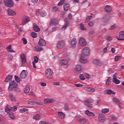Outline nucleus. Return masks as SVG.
<instances>
[{
    "label": "nucleus",
    "instance_id": "49530a36",
    "mask_svg": "<svg viewBox=\"0 0 124 124\" xmlns=\"http://www.w3.org/2000/svg\"><path fill=\"white\" fill-rule=\"evenodd\" d=\"M31 35L32 37H33V38H36V37H37V34L34 32H32Z\"/></svg>",
    "mask_w": 124,
    "mask_h": 124
},
{
    "label": "nucleus",
    "instance_id": "7ed1b4c3",
    "mask_svg": "<svg viewBox=\"0 0 124 124\" xmlns=\"http://www.w3.org/2000/svg\"><path fill=\"white\" fill-rule=\"evenodd\" d=\"M18 86V84L16 82L13 81L10 82L9 86L8 88L9 91H12L14 88H17Z\"/></svg>",
    "mask_w": 124,
    "mask_h": 124
},
{
    "label": "nucleus",
    "instance_id": "4be33fe9",
    "mask_svg": "<svg viewBox=\"0 0 124 124\" xmlns=\"http://www.w3.org/2000/svg\"><path fill=\"white\" fill-rule=\"evenodd\" d=\"M93 63L97 64V65L100 66L103 64V62L100 60L95 59L93 61Z\"/></svg>",
    "mask_w": 124,
    "mask_h": 124
},
{
    "label": "nucleus",
    "instance_id": "f704fd0d",
    "mask_svg": "<svg viewBox=\"0 0 124 124\" xmlns=\"http://www.w3.org/2000/svg\"><path fill=\"white\" fill-rule=\"evenodd\" d=\"M113 101H114L115 103H117L118 105L120 106L121 105V102H120V100L119 99L116 98H113L112 99Z\"/></svg>",
    "mask_w": 124,
    "mask_h": 124
},
{
    "label": "nucleus",
    "instance_id": "a19ab883",
    "mask_svg": "<svg viewBox=\"0 0 124 124\" xmlns=\"http://www.w3.org/2000/svg\"><path fill=\"white\" fill-rule=\"evenodd\" d=\"M65 0H61L60 2L58 3V6H61L65 2Z\"/></svg>",
    "mask_w": 124,
    "mask_h": 124
},
{
    "label": "nucleus",
    "instance_id": "423d86ee",
    "mask_svg": "<svg viewBox=\"0 0 124 124\" xmlns=\"http://www.w3.org/2000/svg\"><path fill=\"white\" fill-rule=\"evenodd\" d=\"M17 110V106H14L13 107H11L10 108L8 107H6L5 109V112L6 113H10V111H13L14 112H15V111H16Z\"/></svg>",
    "mask_w": 124,
    "mask_h": 124
},
{
    "label": "nucleus",
    "instance_id": "37998d69",
    "mask_svg": "<svg viewBox=\"0 0 124 124\" xmlns=\"http://www.w3.org/2000/svg\"><path fill=\"white\" fill-rule=\"evenodd\" d=\"M79 62L81 63H86V62H88V60L82 59V58H80V60H79Z\"/></svg>",
    "mask_w": 124,
    "mask_h": 124
},
{
    "label": "nucleus",
    "instance_id": "8fccbe9b",
    "mask_svg": "<svg viewBox=\"0 0 124 124\" xmlns=\"http://www.w3.org/2000/svg\"><path fill=\"white\" fill-rule=\"evenodd\" d=\"M22 41L23 42V44H24L25 45L28 44V40H27V39L23 38L22 39Z\"/></svg>",
    "mask_w": 124,
    "mask_h": 124
},
{
    "label": "nucleus",
    "instance_id": "b1692460",
    "mask_svg": "<svg viewBox=\"0 0 124 124\" xmlns=\"http://www.w3.org/2000/svg\"><path fill=\"white\" fill-rule=\"evenodd\" d=\"M85 114L89 117L90 116L94 117L95 116V115H94V113H93V112H92L88 110L85 111Z\"/></svg>",
    "mask_w": 124,
    "mask_h": 124
},
{
    "label": "nucleus",
    "instance_id": "09e8293b",
    "mask_svg": "<svg viewBox=\"0 0 124 124\" xmlns=\"http://www.w3.org/2000/svg\"><path fill=\"white\" fill-rule=\"evenodd\" d=\"M39 124H51L50 122H46L44 121H41L39 122Z\"/></svg>",
    "mask_w": 124,
    "mask_h": 124
},
{
    "label": "nucleus",
    "instance_id": "39448f33",
    "mask_svg": "<svg viewBox=\"0 0 124 124\" xmlns=\"http://www.w3.org/2000/svg\"><path fill=\"white\" fill-rule=\"evenodd\" d=\"M82 54L84 55V56L88 57V56L90 55V48H89L88 47L83 48L82 49Z\"/></svg>",
    "mask_w": 124,
    "mask_h": 124
},
{
    "label": "nucleus",
    "instance_id": "3c124183",
    "mask_svg": "<svg viewBox=\"0 0 124 124\" xmlns=\"http://www.w3.org/2000/svg\"><path fill=\"white\" fill-rule=\"evenodd\" d=\"M39 118H40V116L39 114H37L36 115L34 116L33 119L34 120H38Z\"/></svg>",
    "mask_w": 124,
    "mask_h": 124
},
{
    "label": "nucleus",
    "instance_id": "ea45409f",
    "mask_svg": "<svg viewBox=\"0 0 124 124\" xmlns=\"http://www.w3.org/2000/svg\"><path fill=\"white\" fill-rule=\"evenodd\" d=\"M93 18V16H88L86 17V20H85V22L86 23H88V22H89V21L91 20V19H92Z\"/></svg>",
    "mask_w": 124,
    "mask_h": 124
},
{
    "label": "nucleus",
    "instance_id": "0e129e2a",
    "mask_svg": "<svg viewBox=\"0 0 124 124\" xmlns=\"http://www.w3.org/2000/svg\"><path fill=\"white\" fill-rule=\"evenodd\" d=\"M68 105L67 104H65L64 105V109L66 110H68Z\"/></svg>",
    "mask_w": 124,
    "mask_h": 124
},
{
    "label": "nucleus",
    "instance_id": "a878e982",
    "mask_svg": "<svg viewBox=\"0 0 124 124\" xmlns=\"http://www.w3.org/2000/svg\"><path fill=\"white\" fill-rule=\"evenodd\" d=\"M105 10L107 12H111V11H112V8L111 7V6L107 5L105 7Z\"/></svg>",
    "mask_w": 124,
    "mask_h": 124
},
{
    "label": "nucleus",
    "instance_id": "1a4fd4ad",
    "mask_svg": "<svg viewBox=\"0 0 124 124\" xmlns=\"http://www.w3.org/2000/svg\"><path fill=\"white\" fill-rule=\"evenodd\" d=\"M79 43L80 46H82V47H85L87 45L86 40L83 38H80L79 39Z\"/></svg>",
    "mask_w": 124,
    "mask_h": 124
},
{
    "label": "nucleus",
    "instance_id": "e433bc0d",
    "mask_svg": "<svg viewBox=\"0 0 124 124\" xmlns=\"http://www.w3.org/2000/svg\"><path fill=\"white\" fill-rule=\"evenodd\" d=\"M9 117L10 119H12L13 120L15 119V116H14V113H13V112H10L9 114Z\"/></svg>",
    "mask_w": 124,
    "mask_h": 124
},
{
    "label": "nucleus",
    "instance_id": "a18cd8bd",
    "mask_svg": "<svg viewBox=\"0 0 124 124\" xmlns=\"http://www.w3.org/2000/svg\"><path fill=\"white\" fill-rule=\"evenodd\" d=\"M40 15L42 16V17H45V16L46 15V12L44 11H42L40 13Z\"/></svg>",
    "mask_w": 124,
    "mask_h": 124
},
{
    "label": "nucleus",
    "instance_id": "864d4df0",
    "mask_svg": "<svg viewBox=\"0 0 124 124\" xmlns=\"http://www.w3.org/2000/svg\"><path fill=\"white\" fill-rule=\"evenodd\" d=\"M88 25L90 27H93V26L94 25V22L90 21L89 22Z\"/></svg>",
    "mask_w": 124,
    "mask_h": 124
},
{
    "label": "nucleus",
    "instance_id": "7c9ffc66",
    "mask_svg": "<svg viewBox=\"0 0 124 124\" xmlns=\"http://www.w3.org/2000/svg\"><path fill=\"white\" fill-rule=\"evenodd\" d=\"M106 92L108 94H116V92L111 90H106Z\"/></svg>",
    "mask_w": 124,
    "mask_h": 124
},
{
    "label": "nucleus",
    "instance_id": "58836bf2",
    "mask_svg": "<svg viewBox=\"0 0 124 124\" xmlns=\"http://www.w3.org/2000/svg\"><path fill=\"white\" fill-rule=\"evenodd\" d=\"M102 113L106 114L109 112V108H104L101 110Z\"/></svg>",
    "mask_w": 124,
    "mask_h": 124
},
{
    "label": "nucleus",
    "instance_id": "aec40b11",
    "mask_svg": "<svg viewBox=\"0 0 124 124\" xmlns=\"http://www.w3.org/2000/svg\"><path fill=\"white\" fill-rule=\"evenodd\" d=\"M112 81L113 82V83H115V84H116L117 85L118 84H120V80L117 79V77H116V75H113Z\"/></svg>",
    "mask_w": 124,
    "mask_h": 124
},
{
    "label": "nucleus",
    "instance_id": "13d9d810",
    "mask_svg": "<svg viewBox=\"0 0 124 124\" xmlns=\"http://www.w3.org/2000/svg\"><path fill=\"white\" fill-rule=\"evenodd\" d=\"M76 87H77V88H81V87H83V86H84L83 84H81L80 83H78V84H76Z\"/></svg>",
    "mask_w": 124,
    "mask_h": 124
},
{
    "label": "nucleus",
    "instance_id": "bb28decb",
    "mask_svg": "<svg viewBox=\"0 0 124 124\" xmlns=\"http://www.w3.org/2000/svg\"><path fill=\"white\" fill-rule=\"evenodd\" d=\"M28 22H30V18L26 17L24 19H23L22 23L23 25H26V24L28 23Z\"/></svg>",
    "mask_w": 124,
    "mask_h": 124
},
{
    "label": "nucleus",
    "instance_id": "f257e3e1",
    "mask_svg": "<svg viewBox=\"0 0 124 124\" xmlns=\"http://www.w3.org/2000/svg\"><path fill=\"white\" fill-rule=\"evenodd\" d=\"M53 75H54L53 71L50 69H47L46 71V77L48 79H52L53 78Z\"/></svg>",
    "mask_w": 124,
    "mask_h": 124
},
{
    "label": "nucleus",
    "instance_id": "c9c22d12",
    "mask_svg": "<svg viewBox=\"0 0 124 124\" xmlns=\"http://www.w3.org/2000/svg\"><path fill=\"white\" fill-rule=\"evenodd\" d=\"M79 26L80 30H81L82 31H87V28L85 27V25L83 24L80 23Z\"/></svg>",
    "mask_w": 124,
    "mask_h": 124
},
{
    "label": "nucleus",
    "instance_id": "9b49d317",
    "mask_svg": "<svg viewBox=\"0 0 124 124\" xmlns=\"http://www.w3.org/2000/svg\"><path fill=\"white\" fill-rule=\"evenodd\" d=\"M28 104L30 105H35V104H37V105H43V102H34V101L32 100L28 102Z\"/></svg>",
    "mask_w": 124,
    "mask_h": 124
},
{
    "label": "nucleus",
    "instance_id": "4c0bfd02",
    "mask_svg": "<svg viewBox=\"0 0 124 124\" xmlns=\"http://www.w3.org/2000/svg\"><path fill=\"white\" fill-rule=\"evenodd\" d=\"M9 97L10 100H12V101H16V99L15 98V97H14V96H13V94H10Z\"/></svg>",
    "mask_w": 124,
    "mask_h": 124
},
{
    "label": "nucleus",
    "instance_id": "a211bd4d",
    "mask_svg": "<svg viewBox=\"0 0 124 124\" xmlns=\"http://www.w3.org/2000/svg\"><path fill=\"white\" fill-rule=\"evenodd\" d=\"M20 59L21 60L22 63H26L27 62V59H26V55L22 53L20 55Z\"/></svg>",
    "mask_w": 124,
    "mask_h": 124
},
{
    "label": "nucleus",
    "instance_id": "79ce46f5",
    "mask_svg": "<svg viewBox=\"0 0 124 124\" xmlns=\"http://www.w3.org/2000/svg\"><path fill=\"white\" fill-rule=\"evenodd\" d=\"M111 78L109 77L107 79V81L106 82V85H109L111 84V82L110 81Z\"/></svg>",
    "mask_w": 124,
    "mask_h": 124
},
{
    "label": "nucleus",
    "instance_id": "e2e57ef3",
    "mask_svg": "<svg viewBox=\"0 0 124 124\" xmlns=\"http://www.w3.org/2000/svg\"><path fill=\"white\" fill-rule=\"evenodd\" d=\"M21 110L22 113H24V112H27V111H28L29 109L26 108H23L21 109Z\"/></svg>",
    "mask_w": 124,
    "mask_h": 124
},
{
    "label": "nucleus",
    "instance_id": "6e6d98bb",
    "mask_svg": "<svg viewBox=\"0 0 124 124\" xmlns=\"http://www.w3.org/2000/svg\"><path fill=\"white\" fill-rule=\"evenodd\" d=\"M106 39L108 41H111L112 40V37L110 36H108L106 37Z\"/></svg>",
    "mask_w": 124,
    "mask_h": 124
},
{
    "label": "nucleus",
    "instance_id": "f8f14e48",
    "mask_svg": "<svg viewBox=\"0 0 124 124\" xmlns=\"http://www.w3.org/2000/svg\"><path fill=\"white\" fill-rule=\"evenodd\" d=\"M98 121H99L101 123H102L105 121V116H104L102 113H100L98 115Z\"/></svg>",
    "mask_w": 124,
    "mask_h": 124
},
{
    "label": "nucleus",
    "instance_id": "c03bdc74",
    "mask_svg": "<svg viewBox=\"0 0 124 124\" xmlns=\"http://www.w3.org/2000/svg\"><path fill=\"white\" fill-rule=\"evenodd\" d=\"M35 48L36 51L37 52H41V51H42V50H43V48L41 47H35Z\"/></svg>",
    "mask_w": 124,
    "mask_h": 124
},
{
    "label": "nucleus",
    "instance_id": "bf43d9fd",
    "mask_svg": "<svg viewBox=\"0 0 124 124\" xmlns=\"http://www.w3.org/2000/svg\"><path fill=\"white\" fill-rule=\"evenodd\" d=\"M120 59H121V56H115V62H118V61H119Z\"/></svg>",
    "mask_w": 124,
    "mask_h": 124
},
{
    "label": "nucleus",
    "instance_id": "6e6552de",
    "mask_svg": "<svg viewBox=\"0 0 124 124\" xmlns=\"http://www.w3.org/2000/svg\"><path fill=\"white\" fill-rule=\"evenodd\" d=\"M85 106L87 107V108H92L93 107V104H92V101L87 99L84 102Z\"/></svg>",
    "mask_w": 124,
    "mask_h": 124
},
{
    "label": "nucleus",
    "instance_id": "0eeeda50",
    "mask_svg": "<svg viewBox=\"0 0 124 124\" xmlns=\"http://www.w3.org/2000/svg\"><path fill=\"white\" fill-rule=\"evenodd\" d=\"M64 45H65V42L64 41L61 40L58 43L57 48H59V49H62V48H63V47H64Z\"/></svg>",
    "mask_w": 124,
    "mask_h": 124
},
{
    "label": "nucleus",
    "instance_id": "6ab92c4d",
    "mask_svg": "<svg viewBox=\"0 0 124 124\" xmlns=\"http://www.w3.org/2000/svg\"><path fill=\"white\" fill-rule=\"evenodd\" d=\"M68 63V60H62L59 61L60 65H66Z\"/></svg>",
    "mask_w": 124,
    "mask_h": 124
},
{
    "label": "nucleus",
    "instance_id": "c756f323",
    "mask_svg": "<svg viewBox=\"0 0 124 124\" xmlns=\"http://www.w3.org/2000/svg\"><path fill=\"white\" fill-rule=\"evenodd\" d=\"M69 24V23H68V21H67V20H66L65 21V25H64L62 27V31H65V30H66V27H68Z\"/></svg>",
    "mask_w": 124,
    "mask_h": 124
},
{
    "label": "nucleus",
    "instance_id": "412c9836",
    "mask_svg": "<svg viewBox=\"0 0 124 124\" xmlns=\"http://www.w3.org/2000/svg\"><path fill=\"white\" fill-rule=\"evenodd\" d=\"M44 102L46 104L48 103H53V102H55V99H46L44 100Z\"/></svg>",
    "mask_w": 124,
    "mask_h": 124
},
{
    "label": "nucleus",
    "instance_id": "c85d7f7f",
    "mask_svg": "<svg viewBox=\"0 0 124 124\" xmlns=\"http://www.w3.org/2000/svg\"><path fill=\"white\" fill-rule=\"evenodd\" d=\"M24 92L25 93H30V91H31V89L30 88L29 85H26L25 88H24Z\"/></svg>",
    "mask_w": 124,
    "mask_h": 124
},
{
    "label": "nucleus",
    "instance_id": "774afa93",
    "mask_svg": "<svg viewBox=\"0 0 124 124\" xmlns=\"http://www.w3.org/2000/svg\"><path fill=\"white\" fill-rule=\"evenodd\" d=\"M9 61H12V60H13V56L12 55L9 56Z\"/></svg>",
    "mask_w": 124,
    "mask_h": 124
},
{
    "label": "nucleus",
    "instance_id": "de8ad7c7",
    "mask_svg": "<svg viewBox=\"0 0 124 124\" xmlns=\"http://www.w3.org/2000/svg\"><path fill=\"white\" fill-rule=\"evenodd\" d=\"M79 78L80 79V80H85V79H86V78H85V77H84V75L83 74H80V76H79Z\"/></svg>",
    "mask_w": 124,
    "mask_h": 124
},
{
    "label": "nucleus",
    "instance_id": "4d7b16f0",
    "mask_svg": "<svg viewBox=\"0 0 124 124\" xmlns=\"http://www.w3.org/2000/svg\"><path fill=\"white\" fill-rule=\"evenodd\" d=\"M58 7L57 6H55V7H53L52 8V11H53L54 12H57V11H58Z\"/></svg>",
    "mask_w": 124,
    "mask_h": 124
},
{
    "label": "nucleus",
    "instance_id": "72a5a7b5",
    "mask_svg": "<svg viewBox=\"0 0 124 124\" xmlns=\"http://www.w3.org/2000/svg\"><path fill=\"white\" fill-rule=\"evenodd\" d=\"M33 31H36V32H38V31H40V29L39 27L36 25H34L33 27Z\"/></svg>",
    "mask_w": 124,
    "mask_h": 124
},
{
    "label": "nucleus",
    "instance_id": "393cba45",
    "mask_svg": "<svg viewBox=\"0 0 124 124\" xmlns=\"http://www.w3.org/2000/svg\"><path fill=\"white\" fill-rule=\"evenodd\" d=\"M70 8V5L68 3H65L63 5V9L65 11H67Z\"/></svg>",
    "mask_w": 124,
    "mask_h": 124
},
{
    "label": "nucleus",
    "instance_id": "4468645a",
    "mask_svg": "<svg viewBox=\"0 0 124 124\" xmlns=\"http://www.w3.org/2000/svg\"><path fill=\"white\" fill-rule=\"evenodd\" d=\"M58 24H59V21L57 19L52 18L50 20V25L51 26H55L56 25H58Z\"/></svg>",
    "mask_w": 124,
    "mask_h": 124
},
{
    "label": "nucleus",
    "instance_id": "603ef678",
    "mask_svg": "<svg viewBox=\"0 0 124 124\" xmlns=\"http://www.w3.org/2000/svg\"><path fill=\"white\" fill-rule=\"evenodd\" d=\"M15 78L16 81L17 83H20V81L19 77H18L17 76H15Z\"/></svg>",
    "mask_w": 124,
    "mask_h": 124
},
{
    "label": "nucleus",
    "instance_id": "ddd939ff",
    "mask_svg": "<svg viewBox=\"0 0 124 124\" xmlns=\"http://www.w3.org/2000/svg\"><path fill=\"white\" fill-rule=\"evenodd\" d=\"M84 90L88 93H94L95 89L93 87H84Z\"/></svg>",
    "mask_w": 124,
    "mask_h": 124
},
{
    "label": "nucleus",
    "instance_id": "20e7f679",
    "mask_svg": "<svg viewBox=\"0 0 124 124\" xmlns=\"http://www.w3.org/2000/svg\"><path fill=\"white\" fill-rule=\"evenodd\" d=\"M28 77V72L26 70H23L20 74V78L21 79H26Z\"/></svg>",
    "mask_w": 124,
    "mask_h": 124
},
{
    "label": "nucleus",
    "instance_id": "dca6fc26",
    "mask_svg": "<svg viewBox=\"0 0 124 124\" xmlns=\"http://www.w3.org/2000/svg\"><path fill=\"white\" fill-rule=\"evenodd\" d=\"M7 13L9 15H10V16H14L16 15V12L12 10L11 9H8L7 10Z\"/></svg>",
    "mask_w": 124,
    "mask_h": 124
},
{
    "label": "nucleus",
    "instance_id": "052dcab7",
    "mask_svg": "<svg viewBox=\"0 0 124 124\" xmlns=\"http://www.w3.org/2000/svg\"><path fill=\"white\" fill-rule=\"evenodd\" d=\"M34 62L35 63L38 62V57L37 56H34Z\"/></svg>",
    "mask_w": 124,
    "mask_h": 124
},
{
    "label": "nucleus",
    "instance_id": "f3484780",
    "mask_svg": "<svg viewBox=\"0 0 124 124\" xmlns=\"http://www.w3.org/2000/svg\"><path fill=\"white\" fill-rule=\"evenodd\" d=\"M71 44L72 48H75L76 47V44H77V41L75 38H73L71 41Z\"/></svg>",
    "mask_w": 124,
    "mask_h": 124
},
{
    "label": "nucleus",
    "instance_id": "680f3d73",
    "mask_svg": "<svg viewBox=\"0 0 124 124\" xmlns=\"http://www.w3.org/2000/svg\"><path fill=\"white\" fill-rule=\"evenodd\" d=\"M115 28H116V25H113L109 29V30L112 31L114 30Z\"/></svg>",
    "mask_w": 124,
    "mask_h": 124
},
{
    "label": "nucleus",
    "instance_id": "338daca9",
    "mask_svg": "<svg viewBox=\"0 0 124 124\" xmlns=\"http://www.w3.org/2000/svg\"><path fill=\"white\" fill-rule=\"evenodd\" d=\"M12 46H11V45L9 46H7L6 49H7V51H9V50H11V48H12Z\"/></svg>",
    "mask_w": 124,
    "mask_h": 124
},
{
    "label": "nucleus",
    "instance_id": "5701e85b",
    "mask_svg": "<svg viewBox=\"0 0 124 124\" xmlns=\"http://www.w3.org/2000/svg\"><path fill=\"white\" fill-rule=\"evenodd\" d=\"M39 45L40 46H46V42L43 39H40L39 41Z\"/></svg>",
    "mask_w": 124,
    "mask_h": 124
},
{
    "label": "nucleus",
    "instance_id": "2f4dec72",
    "mask_svg": "<svg viewBox=\"0 0 124 124\" xmlns=\"http://www.w3.org/2000/svg\"><path fill=\"white\" fill-rule=\"evenodd\" d=\"M58 116L61 119H63L65 115L62 112H58Z\"/></svg>",
    "mask_w": 124,
    "mask_h": 124
},
{
    "label": "nucleus",
    "instance_id": "f03ea898",
    "mask_svg": "<svg viewBox=\"0 0 124 124\" xmlns=\"http://www.w3.org/2000/svg\"><path fill=\"white\" fill-rule=\"evenodd\" d=\"M4 3L8 7H13L14 6V2L13 0H4Z\"/></svg>",
    "mask_w": 124,
    "mask_h": 124
},
{
    "label": "nucleus",
    "instance_id": "cd10ccee",
    "mask_svg": "<svg viewBox=\"0 0 124 124\" xmlns=\"http://www.w3.org/2000/svg\"><path fill=\"white\" fill-rule=\"evenodd\" d=\"M12 78H13V76L12 75L8 76L5 79V82H7L11 81Z\"/></svg>",
    "mask_w": 124,
    "mask_h": 124
},
{
    "label": "nucleus",
    "instance_id": "473e14b6",
    "mask_svg": "<svg viewBox=\"0 0 124 124\" xmlns=\"http://www.w3.org/2000/svg\"><path fill=\"white\" fill-rule=\"evenodd\" d=\"M87 122H88V119L85 118H82L79 120V123H80V124H86Z\"/></svg>",
    "mask_w": 124,
    "mask_h": 124
},
{
    "label": "nucleus",
    "instance_id": "9d476101",
    "mask_svg": "<svg viewBox=\"0 0 124 124\" xmlns=\"http://www.w3.org/2000/svg\"><path fill=\"white\" fill-rule=\"evenodd\" d=\"M83 70H84V68L82 65H77L75 69V72H81Z\"/></svg>",
    "mask_w": 124,
    "mask_h": 124
},
{
    "label": "nucleus",
    "instance_id": "5fc2aeb1",
    "mask_svg": "<svg viewBox=\"0 0 124 124\" xmlns=\"http://www.w3.org/2000/svg\"><path fill=\"white\" fill-rule=\"evenodd\" d=\"M22 33H23V30H22L21 29H20L17 32V34L18 35H21V34H22Z\"/></svg>",
    "mask_w": 124,
    "mask_h": 124
},
{
    "label": "nucleus",
    "instance_id": "2eb2a0df",
    "mask_svg": "<svg viewBox=\"0 0 124 124\" xmlns=\"http://www.w3.org/2000/svg\"><path fill=\"white\" fill-rule=\"evenodd\" d=\"M119 38H118V40H124V31H122L119 32Z\"/></svg>",
    "mask_w": 124,
    "mask_h": 124
},
{
    "label": "nucleus",
    "instance_id": "69168bd1",
    "mask_svg": "<svg viewBox=\"0 0 124 124\" xmlns=\"http://www.w3.org/2000/svg\"><path fill=\"white\" fill-rule=\"evenodd\" d=\"M53 85L55 86H60V82H55L53 83Z\"/></svg>",
    "mask_w": 124,
    "mask_h": 124
}]
</instances>
